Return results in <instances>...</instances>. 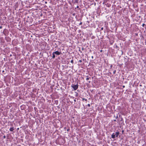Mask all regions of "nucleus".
I'll use <instances>...</instances> for the list:
<instances>
[{
	"mask_svg": "<svg viewBox=\"0 0 146 146\" xmlns=\"http://www.w3.org/2000/svg\"><path fill=\"white\" fill-rule=\"evenodd\" d=\"M125 60H126V58H125Z\"/></svg>",
	"mask_w": 146,
	"mask_h": 146,
	"instance_id": "2f4dec72",
	"label": "nucleus"
},
{
	"mask_svg": "<svg viewBox=\"0 0 146 146\" xmlns=\"http://www.w3.org/2000/svg\"><path fill=\"white\" fill-rule=\"evenodd\" d=\"M101 30H103V27H102V28H101Z\"/></svg>",
	"mask_w": 146,
	"mask_h": 146,
	"instance_id": "2eb2a0df",
	"label": "nucleus"
},
{
	"mask_svg": "<svg viewBox=\"0 0 146 146\" xmlns=\"http://www.w3.org/2000/svg\"><path fill=\"white\" fill-rule=\"evenodd\" d=\"M145 25V24H144V23L143 24L142 26L143 27H144Z\"/></svg>",
	"mask_w": 146,
	"mask_h": 146,
	"instance_id": "4468645a",
	"label": "nucleus"
},
{
	"mask_svg": "<svg viewBox=\"0 0 146 146\" xmlns=\"http://www.w3.org/2000/svg\"><path fill=\"white\" fill-rule=\"evenodd\" d=\"M19 128L17 129V130H19Z\"/></svg>",
	"mask_w": 146,
	"mask_h": 146,
	"instance_id": "c85d7f7f",
	"label": "nucleus"
},
{
	"mask_svg": "<svg viewBox=\"0 0 146 146\" xmlns=\"http://www.w3.org/2000/svg\"><path fill=\"white\" fill-rule=\"evenodd\" d=\"M85 100L86 101H87V99H85L84 98H83L82 100Z\"/></svg>",
	"mask_w": 146,
	"mask_h": 146,
	"instance_id": "9d476101",
	"label": "nucleus"
},
{
	"mask_svg": "<svg viewBox=\"0 0 146 146\" xmlns=\"http://www.w3.org/2000/svg\"><path fill=\"white\" fill-rule=\"evenodd\" d=\"M123 88H124L125 87V86H123Z\"/></svg>",
	"mask_w": 146,
	"mask_h": 146,
	"instance_id": "a878e982",
	"label": "nucleus"
},
{
	"mask_svg": "<svg viewBox=\"0 0 146 146\" xmlns=\"http://www.w3.org/2000/svg\"><path fill=\"white\" fill-rule=\"evenodd\" d=\"M5 30H6V29H4V31H5Z\"/></svg>",
	"mask_w": 146,
	"mask_h": 146,
	"instance_id": "473e14b6",
	"label": "nucleus"
},
{
	"mask_svg": "<svg viewBox=\"0 0 146 146\" xmlns=\"http://www.w3.org/2000/svg\"><path fill=\"white\" fill-rule=\"evenodd\" d=\"M92 58L93 59V56H92Z\"/></svg>",
	"mask_w": 146,
	"mask_h": 146,
	"instance_id": "393cba45",
	"label": "nucleus"
},
{
	"mask_svg": "<svg viewBox=\"0 0 146 146\" xmlns=\"http://www.w3.org/2000/svg\"><path fill=\"white\" fill-rule=\"evenodd\" d=\"M118 116L117 115L116 117V119H117V118H118Z\"/></svg>",
	"mask_w": 146,
	"mask_h": 146,
	"instance_id": "aec40b11",
	"label": "nucleus"
},
{
	"mask_svg": "<svg viewBox=\"0 0 146 146\" xmlns=\"http://www.w3.org/2000/svg\"><path fill=\"white\" fill-rule=\"evenodd\" d=\"M55 57V54L54 53V52L52 53V58L53 59H54Z\"/></svg>",
	"mask_w": 146,
	"mask_h": 146,
	"instance_id": "39448f33",
	"label": "nucleus"
},
{
	"mask_svg": "<svg viewBox=\"0 0 146 146\" xmlns=\"http://www.w3.org/2000/svg\"><path fill=\"white\" fill-rule=\"evenodd\" d=\"M90 79H91V77H89L88 76H87V78H86V80H88Z\"/></svg>",
	"mask_w": 146,
	"mask_h": 146,
	"instance_id": "423d86ee",
	"label": "nucleus"
},
{
	"mask_svg": "<svg viewBox=\"0 0 146 146\" xmlns=\"http://www.w3.org/2000/svg\"><path fill=\"white\" fill-rule=\"evenodd\" d=\"M116 71L115 70L114 71H113V73L114 74H115V73H116Z\"/></svg>",
	"mask_w": 146,
	"mask_h": 146,
	"instance_id": "6e6552de",
	"label": "nucleus"
},
{
	"mask_svg": "<svg viewBox=\"0 0 146 146\" xmlns=\"http://www.w3.org/2000/svg\"><path fill=\"white\" fill-rule=\"evenodd\" d=\"M79 62H82V60H79Z\"/></svg>",
	"mask_w": 146,
	"mask_h": 146,
	"instance_id": "9b49d317",
	"label": "nucleus"
},
{
	"mask_svg": "<svg viewBox=\"0 0 146 146\" xmlns=\"http://www.w3.org/2000/svg\"><path fill=\"white\" fill-rule=\"evenodd\" d=\"M70 62L71 63H73V60H71V61H70Z\"/></svg>",
	"mask_w": 146,
	"mask_h": 146,
	"instance_id": "0eeeda50",
	"label": "nucleus"
},
{
	"mask_svg": "<svg viewBox=\"0 0 146 146\" xmlns=\"http://www.w3.org/2000/svg\"><path fill=\"white\" fill-rule=\"evenodd\" d=\"M74 102H76V100L75 99H74Z\"/></svg>",
	"mask_w": 146,
	"mask_h": 146,
	"instance_id": "4be33fe9",
	"label": "nucleus"
},
{
	"mask_svg": "<svg viewBox=\"0 0 146 146\" xmlns=\"http://www.w3.org/2000/svg\"><path fill=\"white\" fill-rule=\"evenodd\" d=\"M119 133L118 131L116 132L115 133H113L111 135V138L114 139L115 137H117Z\"/></svg>",
	"mask_w": 146,
	"mask_h": 146,
	"instance_id": "f257e3e1",
	"label": "nucleus"
},
{
	"mask_svg": "<svg viewBox=\"0 0 146 146\" xmlns=\"http://www.w3.org/2000/svg\"><path fill=\"white\" fill-rule=\"evenodd\" d=\"M88 107H90V104H88Z\"/></svg>",
	"mask_w": 146,
	"mask_h": 146,
	"instance_id": "f8f14e48",
	"label": "nucleus"
},
{
	"mask_svg": "<svg viewBox=\"0 0 146 146\" xmlns=\"http://www.w3.org/2000/svg\"><path fill=\"white\" fill-rule=\"evenodd\" d=\"M69 130H70V129H69H69H67V131H68Z\"/></svg>",
	"mask_w": 146,
	"mask_h": 146,
	"instance_id": "f3484780",
	"label": "nucleus"
},
{
	"mask_svg": "<svg viewBox=\"0 0 146 146\" xmlns=\"http://www.w3.org/2000/svg\"><path fill=\"white\" fill-rule=\"evenodd\" d=\"M88 82L89 83H90L91 82L90 81H88Z\"/></svg>",
	"mask_w": 146,
	"mask_h": 146,
	"instance_id": "412c9836",
	"label": "nucleus"
},
{
	"mask_svg": "<svg viewBox=\"0 0 146 146\" xmlns=\"http://www.w3.org/2000/svg\"><path fill=\"white\" fill-rule=\"evenodd\" d=\"M3 139H5L6 138V136L5 135H4L3 136Z\"/></svg>",
	"mask_w": 146,
	"mask_h": 146,
	"instance_id": "ddd939ff",
	"label": "nucleus"
},
{
	"mask_svg": "<svg viewBox=\"0 0 146 146\" xmlns=\"http://www.w3.org/2000/svg\"><path fill=\"white\" fill-rule=\"evenodd\" d=\"M82 23L81 22L80 23H79V25H82Z\"/></svg>",
	"mask_w": 146,
	"mask_h": 146,
	"instance_id": "1a4fd4ad",
	"label": "nucleus"
},
{
	"mask_svg": "<svg viewBox=\"0 0 146 146\" xmlns=\"http://www.w3.org/2000/svg\"><path fill=\"white\" fill-rule=\"evenodd\" d=\"M84 48H82V50H84Z\"/></svg>",
	"mask_w": 146,
	"mask_h": 146,
	"instance_id": "b1692460",
	"label": "nucleus"
},
{
	"mask_svg": "<svg viewBox=\"0 0 146 146\" xmlns=\"http://www.w3.org/2000/svg\"><path fill=\"white\" fill-rule=\"evenodd\" d=\"M114 121H116V120H115H115H114Z\"/></svg>",
	"mask_w": 146,
	"mask_h": 146,
	"instance_id": "cd10ccee",
	"label": "nucleus"
},
{
	"mask_svg": "<svg viewBox=\"0 0 146 146\" xmlns=\"http://www.w3.org/2000/svg\"><path fill=\"white\" fill-rule=\"evenodd\" d=\"M14 127H11L9 129V130L11 131H13L14 130Z\"/></svg>",
	"mask_w": 146,
	"mask_h": 146,
	"instance_id": "20e7f679",
	"label": "nucleus"
},
{
	"mask_svg": "<svg viewBox=\"0 0 146 146\" xmlns=\"http://www.w3.org/2000/svg\"><path fill=\"white\" fill-rule=\"evenodd\" d=\"M76 7H77V8H79V6H77Z\"/></svg>",
	"mask_w": 146,
	"mask_h": 146,
	"instance_id": "5701e85b",
	"label": "nucleus"
},
{
	"mask_svg": "<svg viewBox=\"0 0 146 146\" xmlns=\"http://www.w3.org/2000/svg\"><path fill=\"white\" fill-rule=\"evenodd\" d=\"M3 33H4V34L5 35V33H4V32H3Z\"/></svg>",
	"mask_w": 146,
	"mask_h": 146,
	"instance_id": "c756f323",
	"label": "nucleus"
},
{
	"mask_svg": "<svg viewBox=\"0 0 146 146\" xmlns=\"http://www.w3.org/2000/svg\"><path fill=\"white\" fill-rule=\"evenodd\" d=\"M123 118H121V121H123Z\"/></svg>",
	"mask_w": 146,
	"mask_h": 146,
	"instance_id": "6ab92c4d",
	"label": "nucleus"
},
{
	"mask_svg": "<svg viewBox=\"0 0 146 146\" xmlns=\"http://www.w3.org/2000/svg\"><path fill=\"white\" fill-rule=\"evenodd\" d=\"M78 84L77 85H73L72 86V87L73 88V89L75 90H76L78 88Z\"/></svg>",
	"mask_w": 146,
	"mask_h": 146,
	"instance_id": "f03ea898",
	"label": "nucleus"
},
{
	"mask_svg": "<svg viewBox=\"0 0 146 146\" xmlns=\"http://www.w3.org/2000/svg\"><path fill=\"white\" fill-rule=\"evenodd\" d=\"M123 132H124V131L123 130H122V133H123Z\"/></svg>",
	"mask_w": 146,
	"mask_h": 146,
	"instance_id": "bb28decb",
	"label": "nucleus"
},
{
	"mask_svg": "<svg viewBox=\"0 0 146 146\" xmlns=\"http://www.w3.org/2000/svg\"><path fill=\"white\" fill-rule=\"evenodd\" d=\"M103 50H100V52H102Z\"/></svg>",
	"mask_w": 146,
	"mask_h": 146,
	"instance_id": "dca6fc26",
	"label": "nucleus"
},
{
	"mask_svg": "<svg viewBox=\"0 0 146 146\" xmlns=\"http://www.w3.org/2000/svg\"><path fill=\"white\" fill-rule=\"evenodd\" d=\"M4 72V70H3V72Z\"/></svg>",
	"mask_w": 146,
	"mask_h": 146,
	"instance_id": "7c9ffc66",
	"label": "nucleus"
},
{
	"mask_svg": "<svg viewBox=\"0 0 146 146\" xmlns=\"http://www.w3.org/2000/svg\"><path fill=\"white\" fill-rule=\"evenodd\" d=\"M54 53L55 54H56V55H59L60 54H61V53H62L61 52H59L57 51H56L54 52Z\"/></svg>",
	"mask_w": 146,
	"mask_h": 146,
	"instance_id": "7ed1b4c3",
	"label": "nucleus"
},
{
	"mask_svg": "<svg viewBox=\"0 0 146 146\" xmlns=\"http://www.w3.org/2000/svg\"><path fill=\"white\" fill-rule=\"evenodd\" d=\"M2 28V27L1 26H0V29H1Z\"/></svg>",
	"mask_w": 146,
	"mask_h": 146,
	"instance_id": "a211bd4d",
	"label": "nucleus"
}]
</instances>
